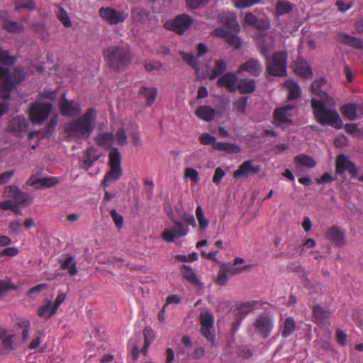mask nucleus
Masks as SVG:
<instances>
[{"label":"nucleus","instance_id":"35","mask_svg":"<svg viewBox=\"0 0 363 363\" xmlns=\"http://www.w3.org/2000/svg\"><path fill=\"white\" fill-rule=\"evenodd\" d=\"M100 155L98 150L93 147H89L86 150L84 153V159L83 160L84 166L86 169L90 168L94 163L99 158Z\"/></svg>","mask_w":363,"mask_h":363},{"label":"nucleus","instance_id":"27","mask_svg":"<svg viewBox=\"0 0 363 363\" xmlns=\"http://www.w3.org/2000/svg\"><path fill=\"white\" fill-rule=\"evenodd\" d=\"M56 312L52 306V301L47 299L45 301L44 303L39 307L37 314L41 318L48 320L53 316Z\"/></svg>","mask_w":363,"mask_h":363},{"label":"nucleus","instance_id":"21","mask_svg":"<svg viewBox=\"0 0 363 363\" xmlns=\"http://www.w3.org/2000/svg\"><path fill=\"white\" fill-rule=\"evenodd\" d=\"M325 238L332 241L336 246H342L345 243V235L342 230L336 225L329 228L325 232Z\"/></svg>","mask_w":363,"mask_h":363},{"label":"nucleus","instance_id":"30","mask_svg":"<svg viewBox=\"0 0 363 363\" xmlns=\"http://www.w3.org/2000/svg\"><path fill=\"white\" fill-rule=\"evenodd\" d=\"M227 69L226 62L224 60L220 59L216 60L214 62V66L211 69L208 74V79L210 80H213L218 77L225 74V71Z\"/></svg>","mask_w":363,"mask_h":363},{"label":"nucleus","instance_id":"55","mask_svg":"<svg viewBox=\"0 0 363 363\" xmlns=\"http://www.w3.org/2000/svg\"><path fill=\"white\" fill-rule=\"evenodd\" d=\"M261 1L262 0H236L235 6L240 9H246L260 3Z\"/></svg>","mask_w":363,"mask_h":363},{"label":"nucleus","instance_id":"14","mask_svg":"<svg viewBox=\"0 0 363 363\" xmlns=\"http://www.w3.org/2000/svg\"><path fill=\"white\" fill-rule=\"evenodd\" d=\"M260 172L259 165H253L252 160H247L242 162L233 172V177L238 179L240 177H248L250 174H257Z\"/></svg>","mask_w":363,"mask_h":363},{"label":"nucleus","instance_id":"46","mask_svg":"<svg viewBox=\"0 0 363 363\" xmlns=\"http://www.w3.org/2000/svg\"><path fill=\"white\" fill-rule=\"evenodd\" d=\"M296 328L295 320L293 318L289 317L286 319L284 328L281 332V336L287 337L293 333Z\"/></svg>","mask_w":363,"mask_h":363},{"label":"nucleus","instance_id":"43","mask_svg":"<svg viewBox=\"0 0 363 363\" xmlns=\"http://www.w3.org/2000/svg\"><path fill=\"white\" fill-rule=\"evenodd\" d=\"M286 87L289 91V100L297 99L301 94V89L299 86L293 81H288L286 82Z\"/></svg>","mask_w":363,"mask_h":363},{"label":"nucleus","instance_id":"18","mask_svg":"<svg viewBox=\"0 0 363 363\" xmlns=\"http://www.w3.org/2000/svg\"><path fill=\"white\" fill-rule=\"evenodd\" d=\"M245 23L259 30H267L270 27V22L268 18H258L250 12L246 13Z\"/></svg>","mask_w":363,"mask_h":363},{"label":"nucleus","instance_id":"20","mask_svg":"<svg viewBox=\"0 0 363 363\" xmlns=\"http://www.w3.org/2000/svg\"><path fill=\"white\" fill-rule=\"evenodd\" d=\"M294 106L291 105H286L285 106L276 108L273 113L274 120L279 123H291V117L292 114L290 113Z\"/></svg>","mask_w":363,"mask_h":363},{"label":"nucleus","instance_id":"37","mask_svg":"<svg viewBox=\"0 0 363 363\" xmlns=\"http://www.w3.org/2000/svg\"><path fill=\"white\" fill-rule=\"evenodd\" d=\"M182 272L184 278L192 285L199 286L200 284L196 272L191 267L184 264L182 266Z\"/></svg>","mask_w":363,"mask_h":363},{"label":"nucleus","instance_id":"6","mask_svg":"<svg viewBox=\"0 0 363 363\" xmlns=\"http://www.w3.org/2000/svg\"><path fill=\"white\" fill-rule=\"evenodd\" d=\"M52 107L50 103L35 102L31 104L28 112L29 119L33 124H42L48 118Z\"/></svg>","mask_w":363,"mask_h":363},{"label":"nucleus","instance_id":"36","mask_svg":"<svg viewBox=\"0 0 363 363\" xmlns=\"http://www.w3.org/2000/svg\"><path fill=\"white\" fill-rule=\"evenodd\" d=\"M60 269L67 270L70 276H74L78 273L77 262L74 261V257L71 255L67 256L62 262Z\"/></svg>","mask_w":363,"mask_h":363},{"label":"nucleus","instance_id":"11","mask_svg":"<svg viewBox=\"0 0 363 363\" xmlns=\"http://www.w3.org/2000/svg\"><path fill=\"white\" fill-rule=\"evenodd\" d=\"M28 126L29 122L24 116H16L9 121L7 130L16 136H21L27 131Z\"/></svg>","mask_w":363,"mask_h":363},{"label":"nucleus","instance_id":"1","mask_svg":"<svg viewBox=\"0 0 363 363\" xmlns=\"http://www.w3.org/2000/svg\"><path fill=\"white\" fill-rule=\"evenodd\" d=\"M179 220L176 218L172 211L167 213V216L171 220L173 226L169 228H165L161 234V238L167 242H173L177 238L185 237L189 233V226H196V220L192 214H189L182 210L176 208Z\"/></svg>","mask_w":363,"mask_h":363},{"label":"nucleus","instance_id":"8","mask_svg":"<svg viewBox=\"0 0 363 363\" xmlns=\"http://www.w3.org/2000/svg\"><path fill=\"white\" fill-rule=\"evenodd\" d=\"M99 13V16L110 25L123 23L128 16V13L118 11L111 7H101Z\"/></svg>","mask_w":363,"mask_h":363},{"label":"nucleus","instance_id":"2","mask_svg":"<svg viewBox=\"0 0 363 363\" xmlns=\"http://www.w3.org/2000/svg\"><path fill=\"white\" fill-rule=\"evenodd\" d=\"M96 119V109L89 108L82 116L66 125L65 132L70 137L88 138L94 130Z\"/></svg>","mask_w":363,"mask_h":363},{"label":"nucleus","instance_id":"63","mask_svg":"<svg viewBox=\"0 0 363 363\" xmlns=\"http://www.w3.org/2000/svg\"><path fill=\"white\" fill-rule=\"evenodd\" d=\"M315 241L312 238H308L306 241L299 246V255H302L306 250L313 248L315 246Z\"/></svg>","mask_w":363,"mask_h":363},{"label":"nucleus","instance_id":"42","mask_svg":"<svg viewBox=\"0 0 363 363\" xmlns=\"http://www.w3.org/2000/svg\"><path fill=\"white\" fill-rule=\"evenodd\" d=\"M294 162L296 164H298L308 168H313L316 164L315 161L312 157L304 154H301L296 156L294 157Z\"/></svg>","mask_w":363,"mask_h":363},{"label":"nucleus","instance_id":"16","mask_svg":"<svg viewBox=\"0 0 363 363\" xmlns=\"http://www.w3.org/2000/svg\"><path fill=\"white\" fill-rule=\"evenodd\" d=\"M7 196L12 199L13 202L18 205L26 206L29 199V195L27 193L21 191L17 186H9L6 188Z\"/></svg>","mask_w":363,"mask_h":363},{"label":"nucleus","instance_id":"22","mask_svg":"<svg viewBox=\"0 0 363 363\" xmlns=\"http://www.w3.org/2000/svg\"><path fill=\"white\" fill-rule=\"evenodd\" d=\"M327 82L325 79L320 78L313 82L311 86V89L313 94L320 96L328 104H330L333 99L322 88L326 86Z\"/></svg>","mask_w":363,"mask_h":363},{"label":"nucleus","instance_id":"23","mask_svg":"<svg viewBox=\"0 0 363 363\" xmlns=\"http://www.w3.org/2000/svg\"><path fill=\"white\" fill-rule=\"evenodd\" d=\"M237 16L231 12H222L218 16V21L227 28L233 30H238L239 25L237 23Z\"/></svg>","mask_w":363,"mask_h":363},{"label":"nucleus","instance_id":"39","mask_svg":"<svg viewBox=\"0 0 363 363\" xmlns=\"http://www.w3.org/2000/svg\"><path fill=\"white\" fill-rule=\"evenodd\" d=\"M340 111L343 116L350 121H354L357 118V106L354 104L343 105Z\"/></svg>","mask_w":363,"mask_h":363},{"label":"nucleus","instance_id":"38","mask_svg":"<svg viewBox=\"0 0 363 363\" xmlns=\"http://www.w3.org/2000/svg\"><path fill=\"white\" fill-rule=\"evenodd\" d=\"M108 165L110 167L121 168V155L116 147H111L108 155Z\"/></svg>","mask_w":363,"mask_h":363},{"label":"nucleus","instance_id":"51","mask_svg":"<svg viewBox=\"0 0 363 363\" xmlns=\"http://www.w3.org/2000/svg\"><path fill=\"white\" fill-rule=\"evenodd\" d=\"M56 15L57 18L62 22L65 27L69 28L72 26V22L69 19V17L64 9L61 7L59 8L58 11L56 12Z\"/></svg>","mask_w":363,"mask_h":363},{"label":"nucleus","instance_id":"58","mask_svg":"<svg viewBox=\"0 0 363 363\" xmlns=\"http://www.w3.org/2000/svg\"><path fill=\"white\" fill-rule=\"evenodd\" d=\"M228 269H220L218 273L216 283L220 286H225L228 281Z\"/></svg>","mask_w":363,"mask_h":363},{"label":"nucleus","instance_id":"25","mask_svg":"<svg viewBox=\"0 0 363 363\" xmlns=\"http://www.w3.org/2000/svg\"><path fill=\"white\" fill-rule=\"evenodd\" d=\"M195 115L202 121L211 122L215 118L216 111L210 106L202 105L196 108Z\"/></svg>","mask_w":363,"mask_h":363},{"label":"nucleus","instance_id":"45","mask_svg":"<svg viewBox=\"0 0 363 363\" xmlns=\"http://www.w3.org/2000/svg\"><path fill=\"white\" fill-rule=\"evenodd\" d=\"M16 57L15 56H11L9 54L8 50H3L0 48V63L6 65V66H12L16 62Z\"/></svg>","mask_w":363,"mask_h":363},{"label":"nucleus","instance_id":"28","mask_svg":"<svg viewBox=\"0 0 363 363\" xmlns=\"http://www.w3.org/2000/svg\"><path fill=\"white\" fill-rule=\"evenodd\" d=\"M294 72L296 75L303 78H310L313 74L312 70L306 61L303 60L294 62Z\"/></svg>","mask_w":363,"mask_h":363},{"label":"nucleus","instance_id":"7","mask_svg":"<svg viewBox=\"0 0 363 363\" xmlns=\"http://www.w3.org/2000/svg\"><path fill=\"white\" fill-rule=\"evenodd\" d=\"M346 171L352 177L355 178L357 177L358 169L354 163L345 155L340 154L337 156L335 160V173L336 174L341 175Z\"/></svg>","mask_w":363,"mask_h":363},{"label":"nucleus","instance_id":"49","mask_svg":"<svg viewBox=\"0 0 363 363\" xmlns=\"http://www.w3.org/2000/svg\"><path fill=\"white\" fill-rule=\"evenodd\" d=\"M180 55L183 60L185 61L189 66L196 70H199L198 60L194 55L190 53H186L185 52H181Z\"/></svg>","mask_w":363,"mask_h":363},{"label":"nucleus","instance_id":"26","mask_svg":"<svg viewBox=\"0 0 363 363\" xmlns=\"http://www.w3.org/2000/svg\"><path fill=\"white\" fill-rule=\"evenodd\" d=\"M1 27L4 30L10 33H21L24 31V26L16 21H13L9 18L3 17L1 15Z\"/></svg>","mask_w":363,"mask_h":363},{"label":"nucleus","instance_id":"29","mask_svg":"<svg viewBox=\"0 0 363 363\" xmlns=\"http://www.w3.org/2000/svg\"><path fill=\"white\" fill-rule=\"evenodd\" d=\"M236 89L240 94H251L255 91V81L252 79H240L238 81Z\"/></svg>","mask_w":363,"mask_h":363},{"label":"nucleus","instance_id":"12","mask_svg":"<svg viewBox=\"0 0 363 363\" xmlns=\"http://www.w3.org/2000/svg\"><path fill=\"white\" fill-rule=\"evenodd\" d=\"M14 87L9 70L0 67V93L3 100L10 98V92Z\"/></svg>","mask_w":363,"mask_h":363},{"label":"nucleus","instance_id":"4","mask_svg":"<svg viewBox=\"0 0 363 363\" xmlns=\"http://www.w3.org/2000/svg\"><path fill=\"white\" fill-rule=\"evenodd\" d=\"M325 101L313 99L311 107L317 122L322 125H330L339 129L342 125L338 113L335 110H329L325 106Z\"/></svg>","mask_w":363,"mask_h":363},{"label":"nucleus","instance_id":"41","mask_svg":"<svg viewBox=\"0 0 363 363\" xmlns=\"http://www.w3.org/2000/svg\"><path fill=\"white\" fill-rule=\"evenodd\" d=\"M15 337V335L11 334L3 338L1 344V351L4 354H9L14 350L13 342Z\"/></svg>","mask_w":363,"mask_h":363},{"label":"nucleus","instance_id":"10","mask_svg":"<svg viewBox=\"0 0 363 363\" xmlns=\"http://www.w3.org/2000/svg\"><path fill=\"white\" fill-rule=\"evenodd\" d=\"M192 22V18L189 16L182 14L175 17L172 21L166 22L164 28L178 34H182L191 26Z\"/></svg>","mask_w":363,"mask_h":363},{"label":"nucleus","instance_id":"52","mask_svg":"<svg viewBox=\"0 0 363 363\" xmlns=\"http://www.w3.org/2000/svg\"><path fill=\"white\" fill-rule=\"evenodd\" d=\"M16 289L17 286L11 281L0 280V298L9 291Z\"/></svg>","mask_w":363,"mask_h":363},{"label":"nucleus","instance_id":"19","mask_svg":"<svg viewBox=\"0 0 363 363\" xmlns=\"http://www.w3.org/2000/svg\"><path fill=\"white\" fill-rule=\"evenodd\" d=\"M335 40L341 44L347 45L357 50L363 49V41L356 37L351 36L345 33L336 35Z\"/></svg>","mask_w":363,"mask_h":363},{"label":"nucleus","instance_id":"57","mask_svg":"<svg viewBox=\"0 0 363 363\" xmlns=\"http://www.w3.org/2000/svg\"><path fill=\"white\" fill-rule=\"evenodd\" d=\"M216 138L209 133H203L199 137V141L203 145H211L213 148V145L216 143Z\"/></svg>","mask_w":363,"mask_h":363},{"label":"nucleus","instance_id":"17","mask_svg":"<svg viewBox=\"0 0 363 363\" xmlns=\"http://www.w3.org/2000/svg\"><path fill=\"white\" fill-rule=\"evenodd\" d=\"M237 83V74L233 72H227L218 78L216 84L219 87H225L229 92H234L236 90Z\"/></svg>","mask_w":363,"mask_h":363},{"label":"nucleus","instance_id":"40","mask_svg":"<svg viewBox=\"0 0 363 363\" xmlns=\"http://www.w3.org/2000/svg\"><path fill=\"white\" fill-rule=\"evenodd\" d=\"M213 149L218 151H225L230 153H237L240 151V148L238 145L224 142H216L213 145Z\"/></svg>","mask_w":363,"mask_h":363},{"label":"nucleus","instance_id":"62","mask_svg":"<svg viewBox=\"0 0 363 363\" xmlns=\"http://www.w3.org/2000/svg\"><path fill=\"white\" fill-rule=\"evenodd\" d=\"M144 340L146 345H150L154 340V331L150 327H146L143 330Z\"/></svg>","mask_w":363,"mask_h":363},{"label":"nucleus","instance_id":"3","mask_svg":"<svg viewBox=\"0 0 363 363\" xmlns=\"http://www.w3.org/2000/svg\"><path fill=\"white\" fill-rule=\"evenodd\" d=\"M107 66L116 71H124L131 62L130 50L127 46H109L104 51Z\"/></svg>","mask_w":363,"mask_h":363},{"label":"nucleus","instance_id":"5","mask_svg":"<svg viewBox=\"0 0 363 363\" xmlns=\"http://www.w3.org/2000/svg\"><path fill=\"white\" fill-rule=\"evenodd\" d=\"M288 55L286 51H277L266 61L267 72L273 77L286 74Z\"/></svg>","mask_w":363,"mask_h":363},{"label":"nucleus","instance_id":"48","mask_svg":"<svg viewBox=\"0 0 363 363\" xmlns=\"http://www.w3.org/2000/svg\"><path fill=\"white\" fill-rule=\"evenodd\" d=\"M213 316L210 312L201 313L199 316L201 327H213Z\"/></svg>","mask_w":363,"mask_h":363},{"label":"nucleus","instance_id":"31","mask_svg":"<svg viewBox=\"0 0 363 363\" xmlns=\"http://www.w3.org/2000/svg\"><path fill=\"white\" fill-rule=\"evenodd\" d=\"M259 303L257 301H247L241 303L234 311V313L239 316L240 319H243L245 315L253 311Z\"/></svg>","mask_w":363,"mask_h":363},{"label":"nucleus","instance_id":"64","mask_svg":"<svg viewBox=\"0 0 363 363\" xmlns=\"http://www.w3.org/2000/svg\"><path fill=\"white\" fill-rule=\"evenodd\" d=\"M22 225L23 223L21 220H15L11 221L9 226V233L18 234Z\"/></svg>","mask_w":363,"mask_h":363},{"label":"nucleus","instance_id":"61","mask_svg":"<svg viewBox=\"0 0 363 363\" xmlns=\"http://www.w3.org/2000/svg\"><path fill=\"white\" fill-rule=\"evenodd\" d=\"M110 215L118 228H121L123 223V217L117 213L116 210L112 209L110 211Z\"/></svg>","mask_w":363,"mask_h":363},{"label":"nucleus","instance_id":"47","mask_svg":"<svg viewBox=\"0 0 363 363\" xmlns=\"http://www.w3.org/2000/svg\"><path fill=\"white\" fill-rule=\"evenodd\" d=\"M292 10L291 4L286 0H279L276 4V12L277 15H284Z\"/></svg>","mask_w":363,"mask_h":363},{"label":"nucleus","instance_id":"53","mask_svg":"<svg viewBox=\"0 0 363 363\" xmlns=\"http://www.w3.org/2000/svg\"><path fill=\"white\" fill-rule=\"evenodd\" d=\"M247 96L239 98L233 103L234 108L240 113H245L247 105Z\"/></svg>","mask_w":363,"mask_h":363},{"label":"nucleus","instance_id":"34","mask_svg":"<svg viewBox=\"0 0 363 363\" xmlns=\"http://www.w3.org/2000/svg\"><path fill=\"white\" fill-rule=\"evenodd\" d=\"M313 322L315 323H322L326 319L330 317V312L325 310L320 306H313L312 308Z\"/></svg>","mask_w":363,"mask_h":363},{"label":"nucleus","instance_id":"24","mask_svg":"<svg viewBox=\"0 0 363 363\" xmlns=\"http://www.w3.org/2000/svg\"><path fill=\"white\" fill-rule=\"evenodd\" d=\"M157 93L158 91L156 87L143 86L138 91V96L145 99L147 106H151L155 101Z\"/></svg>","mask_w":363,"mask_h":363},{"label":"nucleus","instance_id":"54","mask_svg":"<svg viewBox=\"0 0 363 363\" xmlns=\"http://www.w3.org/2000/svg\"><path fill=\"white\" fill-rule=\"evenodd\" d=\"M184 177L189 178L194 184H196L199 181V174L196 169L187 167L184 170Z\"/></svg>","mask_w":363,"mask_h":363},{"label":"nucleus","instance_id":"56","mask_svg":"<svg viewBox=\"0 0 363 363\" xmlns=\"http://www.w3.org/2000/svg\"><path fill=\"white\" fill-rule=\"evenodd\" d=\"M115 139L117 144L120 146H124L127 144V135L123 128H121L117 130Z\"/></svg>","mask_w":363,"mask_h":363},{"label":"nucleus","instance_id":"59","mask_svg":"<svg viewBox=\"0 0 363 363\" xmlns=\"http://www.w3.org/2000/svg\"><path fill=\"white\" fill-rule=\"evenodd\" d=\"M40 182H42L43 187H52L58 184L59 179L55 177H44L40 178Z\"/></svg>","mask_w":363,"mask_h":363},{"label":"nucleus","instance_id":"44","mask_svg":"<svg viewBox=\"0 0 363 363\" xmlns=\"http://www.w3.org/2000/svg\"><path fill=\"white\" fill-rule=\"evenodd\" d=\"M195 213L199 223V230L201 232L206 230L209 225V221L205 218L201 206L196 207Z\"/></svg>","mask_w":363,"mask_h":363},{"label":"nucleus","instance_id":"9","mask_svg":"<svg viewBox=\"0 0 363 363\" xmlns=\"http://www.w3.org/2000/svg\"><path fill=\"white\" fill-rule=\"evenodd\" d=\"M60 112L63 116L74 117L81 113V107L78 102L69 100L63 93L58 102Z\"/></svg>","mask_w":363,"mask_h":363},{"label":"nucleus","instance_id":"50","mask_svg":"<svg viewBox=\"0 0 363 363\" xmlns=\"http://www.w3.org/2000/svg\"><path fill=\"white\" fill-rule=\"evenodd\" d=\"M15 9H35V3L33 0H15Z\"/></svg>","mask_w":363,"mask_h":363},{"label":"nucleus","instance_id":"32","mask_svg":"<svg viewBox=\"0 0 363 363\" xmlns=\"http://www.w3.org/2000/svg\"><path fill=\"white\" fill-rule=\"evenodd\" d=\"M113 139L114 135L112 133H100L94 138L96 143L105 149L111 148Z\"/></svg>","mask_w":363,"mask_h":363},{"label":"nucleus","instance_id":"33","mask_svg":"<svg viewBox=\"0 0 363 363\" xmlns=\"http://www.w3.org/2000/svg\"><path fill=\"white\" fill-rule=\"evenodd\" d=\"M122 169L110 167L108 172L106 173L102 181V186L106 188L110 185L111 183L114 182L120 179L122 176Z\"/></svg>","mask_w":363,"mask_h":363},{"label":"nucleus","instance_id":"15","mask_svg":"<svg viewBox=\"0 0 363 363\" xmlns=\"http://www.w3.org/2000/svg\"><path fill=\"white\" fill-rule=\"evenodd\" d=\"M262 71V66L261 62L255 58H250L245 62L242 63L238 69L237 73L240 74L242 72H246L252 76L257 77Z\"/></svg>","mask_w":363,"mask_h":363},{"label":"nucleus","instance_id":"60","mask_svg":"<svg viewBox=\"0 0 363 363\" xmlns=\"http://www.w3.org/2000/svg\"><path fill=\"white\" fill-rule=\"evenodd\" d=\"M213 327H201V334L212 343V345L215 344L216 337L213 335L211 330Z\"/></svg>","mask_w":363,"mask_h":363},{"label":"nucleus","instance_id":"13","mask_svg":"<svg viewBox=\"0 0 363 363\" xmlns=\"http://www.w3.org/2000/svg\"><path fill=\"white\" fill-rule=\"evenodd\" d=\"M254 326L261 336L266 339L270 335L273 330L274 322L271 317L261 315L257 318Z\"/></svg>","mask_w":363,"mask_h":363}]
</instances>
